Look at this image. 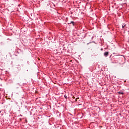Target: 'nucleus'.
<instances>
[{"label": "nucleus", "instance_id": "f257e3e1", "mask_svg": "<svg viewBox=\"0 0 129 129\" xmlns=\"http://www.w3.org/2000/svg\"><path fill=\"white\" fill-rule=\"evenodd\" d=\"M108 54H109V52L108 51H106L104 52V56H105V57H107L108 56Z\"/></svg>", "mask_w": 129, "mask_h": 129}, {"label": "nucleus", "instance_id": "f03ea898", "mask_svg": "<svg viewBox=\"0 0 129 129\" xmlns=\"http://www.w3.org/2000/svg\"><path fill=\"white\" fill-rule=\"evenodd\" d=\"M124 27H125V24H123L122 25V29H123V28H124Z\"/></svg>", "mask_w": 129, "mask_h": 129}, {"label": "nucleus", "instance_id": "7ed1b4c3", "mask_svg": "<svg viewBox=\"0 0 129 129\" xmlns=\"http://www.w3.org/2000/svg\"><path fill=\"white\" fill-rule=\"evenodd\" d=\"M70 24H72L73 26L75 25V23L73 21H71Z\"/></svg>", "mask_w": 129, "mask_h": 129}, {"label": "nucleus", "instance_id": "20e7f679", "mask_svg": "<svg viewBox=\"0 0 129 129\" xmlns=\"http://www.w3.org/2000/svg\"><path fill=\"white\" fill-rule=\"evenodd\" d=\"M118 93L119 94H123V93L121 92H119Z\"/></svg>", "mask_w": 129, "mask_h": 129}, {"label": "nucleus", "instance_id": "39448f33", "mask_svg": "<svg viewBox=\"0 0 129 129\" xmlns=\"http://www.w3.org/2000/svg\"><path fill=\"white\" fill-rule=\"evenodd\" d=\"M64 98H66V99H67V95H64Z\"/></svg>", "mask_w": 129, "mask_h": 129}, {"label": "nucleus", "instance_id": "423d86ee", "mask_svg": "<svg viewBox=\"0 0 129 129\" xmlns=\"http://www.w3.org/2000/svg\"><path fill=\"white\" fill-rule=\"evenodd\" d=\"M73 98L74 99H75V97L73 96Z\"/></svg>", "mask_w": 129, "mask_h": 129}, {"label": "nucleus", "instance_id": "0eeeda50", "mask_svg": "<svg viewBox=\"0 0 129 129\" xmlns=\"http://www.w3.org/2000/svg\"><path fill=\"white\" fill-rule=\"evenodd\" d=\"M76 101H77V98L76 99Z\"/></svg>", "mask_w": 129, "mask_h": 129}]
</instances>
